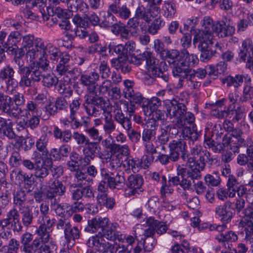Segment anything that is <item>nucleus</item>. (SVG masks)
I'll list each match as a JSON object with an SVG mask.
<instances>
[{
  "mask_svg": "<svg viewBox=\"0 0 253 253\" xmlns=\"http://www.w3.org/2000/svg\"><path fill=\"white\" fill-rule=\"evenodd\" d=\"M24 112L20 107L12 106L11 97L8 95L0 107V112L5 113L14 118H18L20 115H23Z\"/></svg>",
  "mask_w": 253,
  "mask_h": 253,
  "instance_id": "a211bd4d",
  "label": "nucleus"
},
{
  "mask_svg": "<svg viewBox=\"0 0 253 253\" xmlns=\"http://www.w3.org/2000/svg\"><path fill=\"white\" fill-rule=\"evenodd\" d=\"M21 40V35L18 31H12L8 35L6 42H1L3 47L6 49V51L10 54L16 53L17 56L15 57L14 60L16 63L19 64L20 57L19 53H16L17 49L18 48L17 43ZM21 47L20 51L21 50Z\"/></svg>",
  "mask_w": 253,
  "mask_h": 253,
  "instance_id": "423d86ee",
  "label": "nucleus"
},
{
  "mask_svg": "<svg viewBox=\"0 0 253 253\" xmlns=\"http://www.w3.org/2000/svg\"><path fill=\"white\" fill-rule=\"evenodd\" d=\"M100 173L102 178L109 182V188L111 189H120L125 184V178L122 172L115 174L113 172H108L105 169H101Z\"/></svg>",
  "mask_w": 253,
  "mask_h": 253,
  "instance_id": "9d476101",
  "label": "nucleus"
},
{
  "mask_svg": "<svg viewBox=\"0 0 253 253\" xmlns=\"http://www.w3.org/2000/svg\"><path fill=\"white\" fill-rule=\"evenodd\" d=\"M38 236L40 239L39 251L41 253H52V250L56 249V245L52 236Z\"/></svg>",
  "mask_w": 253,
  "mask_h": 253,
  "instance_id": "393cba45",
  "label": "nucleus"
},
{
  "mask_svg": "<svg viewBox=\"0 0 253 253\" xmlns=\"http://www.w3.org/2000/svg\"><path fill=\"white\" fill-rule=\"evenodd\" d=\"M107 243L102 234H98L90 237L86 242V245L89 248H95L96 250L100 252L102 250Z\"/></svg>",
  "mask_w": 253,
  "mask_h": 253,
  "instance_id": "7c9ffc66",
  "label": "nucleus"
},
{
  "mask_svg": "<svg viewBox=\"0 0 253 253\" xmlns=\"http://www.w3.org/2000/svg\"><path fill=\"white\" fill-rule=\"evenodd\" d=\"M21 214V221L23 226L28 227L33 223L35 216L39 215V208L38 206L26 207L20 211Z\"/></svg>",
  "mask_w": 253,
  "mask_h": 253,
  "instance_id": "aec40b11",
  "label": "nucleus"
},
{
  "mask_svg": "<svg viewBox=\"0 0 253 253\" xmlns=\"http://www.w3.org/2000/svg\"><path fill=\"white\" fill-rule=\"evenodd\" d=\"M52 163L51 159L48 158L45 160L42 159L36 160L34 176L39 179L40 181L42 182L44 178L48 175V168L51 167Z\"/></svg>",
  "mask_w": 253,
  "mask_h": 253,
  "instance_id": "2eb2a0df",
  "label": "nucleus"
},
{
  "mask_svg": "<svg viewBox=\"0 0 253 253\" xmlns=\"http://www.w3.org/2000/svg\"><path fill=\"white\" fill-rule=\"evenodd\" d=\"M112 66L117 70H121L123 73H128L131 70L130 64L127 60V56H120L113 58L111 61Z\"/></svg>",
  "mask_w": 253,
  "mask_h": 253,
  "instance_id": "cd10ccee",
  "label": "nucleus"
},
{
  "mask_svg": "<svg viewBox=\"0 0 253 253\" xmlns=\"http://www.w3.org/2000/svg\"><path fill=\"white\" fill-rule=\"evenodd\" d=\"M75 181L79 187L90 185L93 183V179L82 170H78L75 173Z\"/></svg>",
  "mask_w": 253,
  "mask_h": 253,
  "instance_id": "c9c22d12",
  "label": "nucleus"
},
{
  "mask_svg": "<svg viewBox=\"0 0 253 253\" xmlns=\"http://www.w3.org/2000/svg\"><path fill=\"white\" fill-rule=\"evenodd\" d=\"M55 219L50 217L48 215L39 216L38 223L40 226L36 230L37 235H44L46 237L52 236V227L55 223Z\"/></svg>",
  "mask_w": 253,
  "mask_h": 253,
  "instance_id": "4468645a",
  "label": "nucleus"
},
{
  "mask_svg": "<svg viewBox=\"0 0 253 253\" xmlns=\"http://www.w3.org/2000/svg\"><path fill=\"white\" fill-rule=\"evenodd\" d=\"M240 182L234 175H230L228 178L226 186L229 191V198H234L236 196V191L241 185Z\"/></svg>",
  "mask_w": 253,
  "mask_h": 253,
  "instance_id": "37998d69",
  "label": "nucleus"
},
{
  "mask_svg": "<svg viewBox=\"0 0 253 253\" xmlns=\"http://www.w3.org/2000/svg\"><path fill=\"white\" fill-rule=\"evenodd\" d=\"M21 156L18 151L14 150L9 160V164L11 167H18L22 162Z\"/></svg>",
  "mask_w": 253,
  "mask_h": 253,
  "instance_id": "338daca9",
  "label": "nucleus"
},
{
  "mask_svg": "<svg viewBox=\"0 0 253 253\" xmlns=\"http://www.w3.org/2000/svg\"><path fill=\"white\" fill-rule=\"evenodd\" d=\"M233 211L232 203L226 201L223 205L216 207L214 211L215 214L220 218L223 223H227L231 221L233 216Z\"/></svg>",
  "mask_w": 253,
  "mask_h": 253,
  "instance_id": "f3484780",
  "label": "nucleus"
},
{
  "mask_svg": "<svg viewBox=\"0 0 253 253\" xmlns=\"http://www.w3.org/2000/svg\"><path fill=\"white\" fill-rule=\"evenodd\" d=\"M231 132L230 135L236 142V145L234 148V153H239V147H242L247 138L244 136L242 129L239 127L234 128Z\"/></svg>",
  "mask_w": 253,
  "mask_h": 253,
  "instance_id": "e433bc0d",
  "label": "nucleus"
},
{
  "mask_svg": "<svg viewBox=\"0 0 253 253\" xmlns=\"http://www.w3.org/2000/svg\"><path fill=\"white\" fill-rule=\"evenodd\" d=\"M126 188L125 190V194L126 196H134L142 192L141 186L143 184L142 176L139 174H131L125 180Z\"/></svg>",
  "mask_w": 253,
  "mask_h": 253,
  "instance_id": "0eeeda50",
  "label": "nucleus"
},
{
  "mask_svg": "<svg viewBox=\"0 0 253 253\" xmlns=\"http://www.w3.org/2000/svg\"><path fill=\"white\" fill-rule=\"evenodd\" d=\"M164 22L160 17L155 19L148 26L147 31L152 35H155L158 34V31L164 25Z\"/></svg>",
  "mask_w": 253,
  "mask_h": 253,
  "instance_id": "de8ad7c7",
  "label": "nucleus"
},
{
  "mask_svg": "<svg viewBox=\"0 0 253 253\" xmlns=\"http://www.w3.org/2000/svg\"><path fill=\"white\" fill-rule=\"evenodd\" d=\"M58 82V78L53 74H47L43 76L42 83L43 85L47 87H50L56 85Z\"/></svg>",
  "mask_w": 253,
  "mask_h": 253,
  "instance_id": "e2e57ef3",
  "label": "nucleus"
},
{
  "mask_svg": "<svg viewBox=\"0 0 253 253\" xmlns=\"http://www.w3.org/2000/svg\"><path fill=\"white\" fill-rule=\"evenodd\" d=\"M26 195L24 191L20 190L17 192L14 197V205L17 206L19 211L25 208Z\"/></svg>",
  "mask_w": 253,
  "mask_h": 253,
  "instance_id": "8fccbe9b",
  "label": "nucleus"
},
{
  "mask_svg": "<svg viewBox=\"0 0 253 253\" xmlns=\"http://www.w3.org/2000/svg\"><path fill=\"white\" fill-rule=\"evenodd\" d=\"M15 71L9 65H6L0 70V81H5L14 77Z\"/></svg>",
  "mask_w": 253,
  "mask_h": 253,
  "instance_id": "4d7b16f0",
  "label": "nucleus"
},
{
  "mask_svg": "<svg viewBox=\"0 0 253 253\" xmlns=\"http://www.w3.org/2000/svg\"><path fill=\"white\" fill-rule=\"evenodd\" d=\"M204 143L206 148L211 149L214 153H220L221 152L220 142H215L210 136H205Z\"/></svg>",
  "mask_w": 253,
  "mask_h": 253,
  "instance_id": "09e8293b",
  "label": "nucleus"
},
{
  "mask_svg": "<svg viewBox=\"0 0 253 253\" xmlns=\"http://www.w3.org/2000/svg\"><path fill=\"white\" fill-rule=\"evenodd\" d=\"M112 86V81L107 79L103 81L100 84H97L96 90L98 91L99 94L104 95L106 93L108 94Z\"/></svg>",
  "mask_w": 253,
  "mask_h": 253,
  "instance_id": "69168bd1",
  "label": "nucleus"
},
{
  "mask_svg": "<svg viewBox=\"0 0 253 253\" xmlns=\"http://www.w3.org/2000/svg\"><path fill=\"white\" fill-rule=\"evenodd\" d=\"M175 130L174 133H177V129L174 126L169 125L162 126L160 128V134L157 136V140L161 145L166 144L169 141V132L171 129Z\"/></svg>",
  "mask_w": 253,
  "mask_h": 253,
  "instance_id": "72a5a7b5",
  "label": "nucleus"
},
{
  "mask_svg": "<svg viewBox=\"0 0 253 253\" xmlns=\"http://www.w3.org/2000/svg\"><path fill=\"white\" fill-rule=\"evenodd\" d=\"M26 54L27 60L32 62L28 66L19 65L18 73L21 75L19 82L22 88L29 87L36 82H39L42 77L40 69L47 71L50 68L49 59L53 63H56L59 59L64 62H69L70 55L49 43L45 44L40 38L35 39L31 35L23 37L21 50L19 56Z\"/></svg>",
  "mask_w": 253,
  "mask_h": 253,
  "instance_id": "f257e3e1",
  "label": "nucleus"
},
{
  "mask_svg": "<svg viewBox=\"0 0 253 253\" xmlns=\"http://www.w3.org/2000/svg\"><path fill=\"white\" fill-rule=\"evenodd\" d=\"M99 75L104 79H108L111 75V71L106 61L103 60L100 62L98 66Z\"/></svg>",
  "mask_w": 253,
  "mask_h": 253,
  "instance_id": "13d9d810",
  "label": "nucleus"
},
{
  "mask_svg": "<svg viewBox=\"0 0 253 253\" xmlns=\"http://www.w3.org/2000/svg\"><path fill=\"white\" fill-rule=\"evenodd\" d=\"M47 188L45 191L46 198L52 201L57 196L63 195L66 191V187L62 183L58 180L49 181L47 183Z\"/></svg>",
  "mask_w": 253,
  "mask_h": 253,
  "instance_id": "dca6fc26",
  "label": "nucleus"
},
{
  "mask_svg": "<svg viewBox=\"0 0 253 253\" xmlns=\"http://www.w3.org/2000/svg\"><path fill=\"white\" fill-rule=\"evenodd\" d=\"M142 57L145 58L146 64L149 67L152 74H153V71L160 69L159 68V60L154 57L150 52H144L142 54Z\"/></svg>",
  "mask_w": 253,
  "mask_h": 253,
  "instance_id": "a19ab883",
  "label": "nucleus"
},
{
  "mask_svg": "<svg viewBox=\"0 0 253 253\" xmlns=\"http://www.w3.org/2000/svg\"><path fill=\"white\" fill-rule=\"evenodd\" d=\"M53 134L56 139H60L64 143L69 142L72 136L71 130L66 129L62 131L58 126H55L54 127Z\"/></svg>",
  "mask_w": 253,
  "mask_h": 253,
  "instance_id": "79ce46f5",
  "label": "nucleus"
},
{
  "mask_svg": "<svg viewBox=\"0 0 253 253\" xmlns=\"http://www.w3.org/2000/svg\"><path fill=\"white\" fill-rule=\"evenodd\" d=\"M33 236L29 232H26L21 237V243L22 246L21 250L23 252L27 249L40 243L39 237L33 240Z\"/></svg>",
  "mask_w": 253,
  "mask_h": 253,
  "instance_id": "2f4dec72",
  "label": "nucleus"
},
{
  "mask_svg": "<svg viewBox=\"0 0 253 253\" xmlns=\"http://www.w3.org/2000/svg\"><path fill=\"white\" fill-rule=\"evenodd\" d=\"M154 48L155 51L160 54V57L163 59L167 60L169 64L175 49L168 50V49H165L163 42L159 39L154 41Z\"/></svg>",
  "mask_w": 253,
  "mask_h": 253,
  "instance_id": "bb28decb",
  "label": "nucleus"
},
{
  "mask_svg": "<svg viewBox=\"0 0 253 253\" xmlns=\"http://www.w3.org/2000/svg\"><path fill=\"white\" fill-rule=\"evenodd\" d=\"M182 134L183 137L185 139H190L192 142L196 141L199 136V133L197 131L196 127L194 126H193L192 127L188 126L183 127L182 130Z\"/></svg>",
  "mask_w": 253,
  "mask_h": 253,
  "instance_id": "49530a36",
  "label": "nucleus"
},
{
  "mask_svg": "<svg viewBox=\"0 0 253 253\" xmlns=\"http://www.w3.org/2000/svg\"><path fill=\"white\" fill-rule=\"evenodd\" d=\"M186 70L180 71L181 73L177 75H173L175 78L179 79L178 84L179 87L183 86L182 82L185 80V85L187 86L190 89H198L201 85V81L194 76V74Z\"/></svg>",
  "mask_w": 253,
  "mask_h": 253,
  "instance_id": "9b49d317",
  "label": "nucleus"
},
{
  "mask_svg": "<svg viewBox=\"0 0 253 253\" xmlns=\"http://www.w3.org/2000/svg\"><path fill=\"white\" fill-rule=\"evenodd\" d=\"M82 102V100L81 98L77 97L73 100L71 103L70 104V115H71L72 118L74 119V116H77V112L80 108Z\"/></svg>",
  "mask_w": 253,
  "mask_h": 253,
  "instance_id": "0e129e2a",
  "label": "nucleus"
},
{
  "mask_svg": "<svg viewBox=\"0 0 253 253\" xmlns=\"http://www.w3.org/2000/svg\"><path fill=\"white\" fill-rule=\"evenodd\" d=\"M179 118L176 123L179 126L185 127L184 126L187 124H191L195 121V117L194 115L189 112L185 111V113H184Z\"/></svg>",
  "mask_w": 253,
  "mask_h": 253,
  "instance_id": "603ef678",
  "label": "nucleus"
},
{
  "mask_svg": "<svg viewBox=\"0 0 253 253\" xmlns=\"http://www.w3.org/2000/svg\"><path fill=\"white\" fill-rule=\"evenodd\" d=\"M29 176L27 173L24 172L22 169L18 168L14 169L10 172V177L11 181L15 184L21 185L24 182H31V177Z\"/></svg>",
  "mask_w": 253,
  "mask_h": 253,
  "instance_id": "a878e982",
  "label": "nucleus"
},
{
  "mask_svg": "<svg viewBox=\"0 0 253 253\" xmlns=\"http://www.w3.org/2000/svg\"><path fill=\"white\" fill-rule=\"evenodd\" d=\"M239 216L241 217L239 226L245 228V240L247 244L251 243L253 242V208L247 207L239 213Z\"/></svg>",
  "mask_w": 253,
  "mask_h": 253,
  "instance_id": "20e7f679",
  "label": "nucleus"
},
{
  "mask_svg": "<svg viewBox=\"0 0 253 253\" xmlns=\"http://www.w3.org/2000/svg\"><path fill=\"white\" fill-rule=\"evenodd\" d=\"M51 205L54 208L56 214L61 216L65 215L67 209L70 207V205L67 203L59 204L56 199H54L53 202L51 201Z\"/></svg>",
  "mask_w": 253,
  "mask_h": 253,
  "instance_id": "864d4df0",
  "label": "nucleus"
},
{
  "mask_svg": "<svg viewBox=\"0 0 253 253\" xmlns=\"http://www.w3.org/2000/svg\"><path fill=\"white\" fill-rule=\"evenodd\" d=\"M68 62H64L60 60V63L57 65L56 71L60 75L66 73L71 75L75 69H73L68 64Z\"/></svg>",
  "mask_w": 253,
  "mask_h": 253,
  "instance_id": "052dcab7",
  "label": "nucleus"
},
{
  "mask_svg": "<svg viewBox=\"0 0 253 253\" xmlns=\"http://www.w3.org/2000/svg\"><path fill=\"white\" fill-rule=\"evenodd\" d=\"M104 124H103V129L104 133L109 136V138L113 140L114 138L112 134L115 131L116 128V126L113 120L112 116H105Z\"/></svg>",
  "mask_w": 253,
  "mask_h": 253,
  "instance_id": "c03bdc74",
  "label": "nucleus"
},
{
  "mask_svg": "<svg viewBox=\"0 0 253 253\" xmlns=\"http://www.w3.org/2000/svg\"><path fill=\"white\" fill-rule=\"evenodd\" d=\"M159 13L141 4L136 8L134 15L139 20H142L146 23H150L152 19Z\"/></svg>",
  "mask_w": 253,
  "mask_h": 253,
  "instance_id": "4be33fe9",
  "label": "nucleus"
},
{
  "mask_svg": "<svg viewBox=\"0 0 253 253\" xmlns=\"http://www.w3.org/2000/svg\"><path fill=\"white\" fill-rule=\"evenodd\" d=\"M244 75L238 74L234 76H228L222 80V83L227 86H233L237 89L241 86L244 82Z\"/></svg>",
  "mask_w": 253,
  "mask_h": 253,
  "instance_id": "4c0bfd02",
  "label": "nucleus"
},
{
  "mask_svg": "<svg viewBox=\"0 0 253 253\" xmlns=\"http://www.w3.org/2000/svg\"><path fill=\"white\" fill-rule=\"evenodd\" d=\"M156 123L151 125L150 128H144L142 132V139L144 142L155 140L156 131V129L158 126Z\"/></svg>",
  "mask_w": 253,
  "mask_h": 253,
  "instance_id": "a18cd8bd",
  "label": "nucleus"
},
{
  "mask_svg": "<svg viewBox=\"0 0 253 253\" xmlns=\"http://www.w3.org/2000/svg\"><path fill=\"white\" fill-rule=\"evenodd\" d=\"M213 33L205 30L197 29L195 31L193 38V43L196 44L199 43L198 45L199 49L202 52L207 47L209 42L213 40Z\"/></svg>",
  "mask_w": 253,
  "mask_h": 253,
  "instance_id": "ddd939ff",
  "label": "nucleus"
},
{
  "mask_svg": "<svg viewBox=\"0 0 253 253\" xmlns=\"http://www.w3.org/2000/svg\"><path fill=\"white\" fill-rule=\"evenodd\" d=\"M65 240L64 246H67L69 249H72L75 245L76 240L80 238V231L77 226H72L71 224L64 232Z\"/></svg>",
  "mask_w": 253,
  "mask_h": 253,
  "instance_id": "5701e85b",
  "label": "nucleus"
},
{
  "mask_svg": "<svg viewBox=\"0 0 253 253\" xmlns=\"http://www.w3.org/2000/svg\"><path fill=\"white\" fill-rule=\"evenodd\" d=\"M252 44V41L250 39L245 40L242 44V47L238 53V58L240 62H245L251 56L249 54V48Z\"/></svg>",
  "mask_w": 253,
  "mask_h": 253,
  "instance_id": "ea45409f",
  "label": "nucleus"
},
{
  "mask_svg": "<svg viewBox=\"0 0 253 253\" xmlns=\"http://www.w3.org/2000/svg\"><path fill=\"white\" fill-rule=\"evenodd\" d=\"M161 104L162 101L160 98L155 96L153 97L148 100L146 104H143V111L146 116H150L152 111L158 109Z\"/></svg>",
  "mask_w": 253,
  "mask_h": 253,
  "instance_id": "473e14b6",
  "label": "nucleus"
},
{
  "mask_svg": "<svg viewBox=\"0 0 253 253\" xmlns=\"http://www.w3.org/2000/svg\"><path fill=\"white\" fill-rule=\"evenodd\" d=\"M194 168L189 164L190 169H187L182 166L177 165V175H180L181 179V187L184 190L189 189L191 186L194 181L200 179L201 177V171L203 169H201L200 168H198L197 164L194 163Z\"/></svg>",
  "mask_w": 253,
  "mask_h": 253,
  "instance_id": "7ed1b4c3",
  "label": "nucleus"
},
{
  "mask_svg": "<svg viewBox=\"0 0 253 253\" xmlns=\"http://www.w3.org/2000/svg\"><path fill=\"white\" fill-rule=\"evenodd\" d=\"M169 148L172 159L178 161L179 159L180 153H184L186 149V143L183 139H176L169 143Z\"/></svg>",
  "mask_w": 253,
  "mask_h": 253,
  "instance_id": "412c9836",
  "label": "nucleus"
},
{
  "mask_svg": "<svg viewBox=\"0 0 253 253\" xmlns=\"http://www.w3.org/2000/svg\"><path fill=\"white\" fill-rule=\"evenodd\" d=\"M198 62L196 55L189 54L187 50L183 49L179 52L175 49L169 64L173 66V75H177L181 73L180 71L191 70V68L194 67Z\"/></svg>",
  "mask_w": 253,
  "mask_h": 253,
  "instance_id": "f03ea898",
  "label": "nucleus"
},
{
  "mask_svg": "<svg viewBox=\"0 0 253 253\" xmlns=\"http://www.w3.org/2000/svg\"><path fill=\"white\" fill-rule=\"evenodd\" d=\"M84 102L83 104L84 108L86 114L89 117H97L101 114V112L97 109L96 106L99 104V97L97 94H85Z\"/></svg>",
  "mask_w": 253,
  "mask_h": 253,
  "instance_id": "f8f14e48",
  "label": "nucleus"
},
{
  "mask_svg": "<svg viewBox=\"0 0 253 253\" xmlns=\"http://www.w3.org/2000/svg\"><path fill=\"white\" fill-rule=\"evenodd\" d=\"M220 145L221 146V152L224 147L230 146V149L234 152V148L236 146V142L230 134L226 133L223 135L222 143H220Z\"/></svg>",
  "mask_w": 253,
  "mask_h": 253,
  "instance_id": "6e6d98bb",
  "label": "nucleus"
},
{
  "mask_svg": "<svg viewBox=\"0 0 253 253\" xmlns=\"http://www.w3.org/2000/svg\"><path fill=\"white\" fill-rule=\"evenodd\" d=\"M24 110L23 115L25 114L26 116L29 114V115H40L41 113L39 110V107L36 102L32 100L28 101L27 102L26 108Z\"/></svg>",
  "mask_w": 253,
  "mask_h": 253,
  "instance_id": "3c124183",
  "label": "nucleus"
},
{
  "mask_svg": "<svg viewBox=\"0 0 253 253\" xmlns=\"http://www.w3.org/2000/svg\"><path fill=\"white\" fill-rule=\"evenodd\" d=\"M114 120L126 131L132 127V123L129 117H125L121 110H118L114 114Z\"/></svg>",
  "mask_w": 253,
  "mask_h": 253,
  "instance_id": "c756f323",
  "label": "nucleus"
},
{
  "mask_svg": "<svg viewBox=\"0 0 253 253\" xmlns=\"http://www.w3.org/2000/svg\"><path fill=\"white\" fill-rule=\"evenodd\" d=\"M32 4L34 7L39 8V12L44 19L47 20L48 19V16L46 15V12L47 9L46 0H34Z\"/></svg>",
  "mask_w": 253,
  "mask_h": 253,
  "instance_id": "bf43d9fd",
  "label": "nucleus"
},
{
  "mask_svg": "<svg viewBox=\"0 0 253 253\" xmlns=\"http://www.w3.org/2000/svg\"><path fill=\"white\" fill-rule=\"evenodd\" d=\"M49 138L47 134L42 135L37 141L36 146L37 149L40 151L46 154L48 153L46 146L48 144Z\"/></svg>",
  "mask_w": 253,
  "mask_h": 253,
  "instance_id": "5fc2aeb1",
  "label": "nucleus"
},
{
  "mask_svg": "<svg viewBox=\"0 0 253 253\" xmlns=\"http://www.w3.org/2000/svg\"><path fill=\"white\" fill-rule=\"evenodd\" d=\"M85 132L89 137L93 141V142L99 143L102 140V136L100 135L99 130L94 126L85 129Z\"/></svg>",
  "mask_w": 253,
  "mask_h": 253,
  "instance_id": "680f3d73",
  "label": "nucleus"
},
{
  "mask_svg": "<svg viewBox=\"0 0 253 253\" xmlns=\"http://www.w3.org/2000/svg\"><path fill=\"white\" fill-rule=\"evenodd\" d=\"M152 179L157 183L162 184L161 193L162 196H166L167 193H170L172 190L166 188V177L162 173L154 172L151 174Z\"/></svg>",
  "mask_w": 253,
  "mask_h": 253,
  "instance_id": "58836bf2",
  "label": "nucleus"
},
{
  "mask_svg": "<svg viewBox=\"0 0 253 253\" xmlns=\"http://www.w3.org/2000/svg\"><path fill=\"white\" fill-rule=\"evenodd\" d=\"M223 45L218 42L214 43L212 40L208 43L207 48L201 52V61L207 62L215 54H220L222 51Z\"/></svg>",
  "mask_w": 253,
  "mask_h": 253,
  "instance_id": "6ab92c4d",
  "label": "nucleus"
},
{
  "mask_svg": "<svg viewBox=\"0 0 253 253\" xmlns=\"http://www.w3.org/2000/svg\"><path fill=\"white\" fill-rule=\"evenodd\" d=\"M99 79V75L96 72H91L89 74H84L81 76L80 81L81 84L86 87L85 94H97V82Z\"/></svg>",
  "mask_w": 253,
  "mask_h": 253,
  "instance_id": "1a4fd4ad",
  "label": "nucleus"
},
{
  "mask_svg": "<svg viewBox=\"0 0 253 253\" xmlns=\"http://www.w3.org/2000/svg\"><path fill=\"white\" fill-rule=\"evenodd\" d=\"M7 217L12 221L13 230L18 232L23 230V225L19 220V213L14 207L10 210L7 213Z\"/></svg>",
  "mask_w": 253,
  "mask_h": 253,
  "instance_id": "f704fd0d",
  "label": "nucleus"
},
{
  "mask_svg": "<svg viewBox=\"0 0 253 253\" xmlns=\"http://www.w3.org/2000/svg\"><path fill=\"white\" fill-rule=\"evenodd\" d=\"M166 116L170 119L174 118L176 121L185 113L187 108L185 105L176 99L168 100L165 103Z\"/></svg>",
  "mask_w": 253,
  "mask_h": 253,
  "instance_id": "39448f33",
  "label": "nucleus"
},
{
  "mask_svg": "<svg viewBox=\"0 0 253 253\" xmlns=\"http://www.w3.org/2000/svg\"><path fill=\"white\" fill-rule=\"evenodd\" d=\"M215 239L219 243H221L225 249H229L231 245L229 243L236 242L238 237L234 232L229 231L225 234L221 233L216 236Z\"/></svg>",
  "mask_w": 253,
  "mask_h": 253,
  "instance_id": "c85d7f7f",
  "label": "nucleus"
},
{
  "mask_svg": "<svg viewBox=\"0 0 253 253\" xmlns=\"http://www.w3.org/2000/svg\"><path fill=\"white\" fill-rule=\"evenodd\" d=\"M108 221H109V219L106 217L102 218L96 216L91 220H88V226L85 228V230L101 234L105 226L108 225Z\"/></svg>",
  "mask_w": 253,
  "mask_h": 253,
  "instance_id": "b1692460",
  "label": "nucleus"
},
{
  "mask_svg": "<svg viewBox=\"0 0 253 253\" xmlns=\"http://www.w3.org/2000/svg\"><path fill=\"white\" fill-rule=\"evenodd\" d=\"M214 30L218 36L225 38L232 36L235 32V28L232 19L227 16H223L215 25Z\"/></svg>",
  "mask_w": 253,
  "mask_h": 253,
  "instance_id": "6e6552de",
  "label": "nucleus"
},
{
  "mask_svg": "<svg viewBox=\"0 0 253 253\" xmlns=\"http://www.w3.org/2000/svg\"><path fill=\"white\" fill-rule=\"evenodd\" d=\"M98 144L99 143L93 142L89 140L88 142L85 144L86 146L83 149L84 154L88 155L95 157Z\"/></svg>",
  "mask_w": 253,
  "mask_h": 253,
  "instance_id": "774afa93",
  "label": "nucleus"
}]
</instances>
